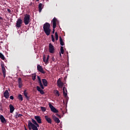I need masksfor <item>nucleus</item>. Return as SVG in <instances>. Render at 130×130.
I'll return each instance as SVG.
<instances>
[{"mask_svg": "<svg viewBox=\"0 0 130 130\" xmlns=\"http://www.w3.org/2000/svg\"><path fill=\"white\" fill-rule=\"evenodd\" d=\"M37 78L38 80V82L40 85V87L37 86V90L38 91V92H40V94L41 95H44V91H43V89H44V86H43V84H42V82L41 81V79L40 78V77L37 76ZM41 87V88H40Z\"/></svg>", "mask_w": 130, "mask_h": 130, "instance_id": "f257e3e1", "label": "nucleus"}, {"mask_svg": "<svg viewBox=\"0 0 130 130\" xmlns=\"http://www.w3.org/2000/svg\"><path fill=\"white\" fill-rule=\"evenodd\" d=\"M44 31L47 35V36H49L50 35V32H51V29H50V24L48 22H46L43 25Z\"/></svg>", "mask_w": 130, "mask_h": 130, "instance_id": "f03ea898", "label": "nucleus"}, {"mask_svg": "<svg viewBox=\"0 0 130 130\" xmlns=\"http://www.w3.org/2000/svg\"><path fill=\"white\" fill-rule=\"evenodd\" d=\"M27 126L28 127L29 130H38V126L37 125L33 124V123L31 122L30 120L28 121Z\"/></svg>", "mask_w": 130, "mask_h": 130, "instance_id": "7ed1b4c3", "label": "nucleus"}, {"mask_svg": "<svg viewBox=\"0 0 130 130\" xmlns=\"http://www.w3.org/2000/svg\"><path fill=\"white\" fill-rule=\"evenodd\" d=\"M30 18H31V16L29 14H26L24 15L23 21L25 25H28L30 23Z\"/></svg>", "mask_w": 130, "mask_h": 130, "instance_id": "20e7f679", "label": "nucleus"}, {"mask_svg": "<svg viewBox=\"0 0 130 130\" xmlns=\"http://www.w3.org/2000/svg\"><path fill=\"white\" fill-rule=\"evenodd\" d=\"M57 19L54 17L52 20L51 21L52 23H53V31L52 34H54V32H55V28H56V23H57Z\"/></svg>", "mask_w": 130, "mask_h": 130, "instance_id": "39448f33", "label": "nucleus"}, {"mask_svg": "<svg viewBox=\"0 0 130 130\" xmlns=\"http://www.w3.org/2000/svg\"><path fill=\"white\" fill-rule=\"evenodd\" d=\"M49 107L51 109V111L54 112V113H58V110H57L51 104L49 103Z\"/></svg>", "mask_w": 130, "mask_h": 130, "instance_id": "423d86ee", "label": "nucleus"}, {"mask_svg": "<svg viewBox=\"0 0 130 130\" xmlns=\"http://www.w3.org/2000/svg\"><path fill=\"white\" fill-rule=\"evenodd\" d=\"M22 24H23V20H22L21 18H18L17 21H16L17 28H20V27L22 26Z\"/></svg>", "mask_w": 130, "mask_h": 130, "instance_id": "0eeeda50", "label": "nucleus"}, {"mask_svg": "<svg viewBox=\"0 0 130 130\" xmlns=\"http://www.w3.org/2000/svg\"><path fill=\"white\" fill-rule=\"evenodd\" d=\"M54 46L51 43L49 44V51L50 53H54Z\"/></svg>", "mask_w": 130, "mask_h": 130, "instance_id": "6e6552de", "label": "nucleus"}, {"mask_svg": "<svg viewBox=\"0 0 130 130\" xmlns=\"http://www.w3.org/2000/svg\"><path fill=\"white\" fill-rule=\"evenodd\" d=\"M37 70L40 73H41L42 74H45V72L44 70H43V68H42V66L40 65L37 66Z\"/></svg>", "mask_w": 130, "mask_h": 130, "instance_id": "1a4fd4ad", "label": "nucleus"}, {"mask_svg": "<svg viewBox=\"0 0 130 130\" xmlns=\"http://www.w3.org/2000/svg\"><path fill=\"white\" fill-rule=\"evenodd\" d=\"M52 117L54 121H55V122H56V123H59V122H60V120H59V119H58V118H57L56 116H55V114H53L52 116Z\"/></svg>", "mask_w": 130, "mask_h": 130, "instance_id": "9d476101", "label": "nucleus"}, {"mask_svg": "<svg viewBox=\"0 0 130 130\" xmlns=\"http://www.w3.org/2000/svg\"><path fill=\"white\" fill-rule=\"evenodd\" d=\"M57 84L58 85V86L59 88H62L63 86V83L61 82V80H60V78H59L57 81Z\"/></svg>", "mask_w": 130, "mask_h": 130, "instance_id": "9b49d317", "label": "nucleus"}, {"mask_svg": "<svg viewBox=\"0 0 130 130\" xmlns=\"http://www.w3.org/2000/svg\"><path fill=\"white\" fill-rule=\"evenodd\" d=\"M2 73L3 74L4 78H6V68H5V66L4 64L1 65Z\"/></svg>", "mask_w": 130, "mask_h": 130, "instance_id": "f8f14e48", "label": "nucleus"}, {"mask_svg": "<svg viewBox=\"0 0 130 130\" xmlns=\"http://www.w3.org/2000/svg\"><path fill=\"white\" fill-rule=\"evenodd\" d=\"M18 88H21L23 86V82L22 81V78H19L18 79Z\"/></svg>", "mask_w": 130, "mask_h": 130, "instance_id": "ddd939ff", "label": "nucleus"}, {"mask_svg": "<svg viewBox=\"0 0 130 130\" xmlns=\"http://www.w3.org/2000/svg\"><path fill=\"white\" fill-rule=\"evenodd\" d=\"M49 60V55H47V57L46 58V56L45 55H43V61L45 63H48V60Z\"/></svg>", "mask_w": 130, "mask_h": 130, "instance_id": "4468645a", "label": "nucleus"}, {"mask_svg": "<svg viewBox=\"0 0 130 130\" xmlns=\"http://www.w3.org/2000/svg\"><path fill=\"white\" fill-rule=\"evenodd\" d=\"M45 119H46L48 123H50V124H51L52 123V120H51V118L48 117V116H45Z\"/></svg>", "mask_w": 130, "mask_h": 130, "instance_id": "2eb2a0df", "label": "nucleus"}, {"mask_svg": "<svg viewBox=\"0 0 130 130\" xmlns=\"http://www.w3.org/2000/svg\"><path fill=\"white\" fill-rule=\"evenodd\" d=\"M4 96L6 99H9V98L10 97V93H9L8 90H5L4 93Z\"/></svg>", "mask_w": 130, "mask_h": 130, "instance_id": "dca6fc26", "label": "nucleus"}, {"mask_svg": "<svg viewBox=\"0 0 130 130\" xmlns=\"http://www.w3.org/2000/svg\"><path fill=\"white\" fill-rule=\"evenodd\" d=\"M0 120L2 123H7V120L3 115H0Z\"/></svg>", "mask_w": 130, "mask_h": 130, "instance_id": "f3484780", "label": "nucleus"}, {"mask_svg": "<svg viewBox=\"0 0 130 130\" xmlns=\"http://www.w3.org/2000/svg\"><path fill=\"white\" fill-rule=\"evenodd\" d=\"M35 119L37 120L38 123H42V121H41V118L39 116H35Z\"/></svg>", "mask_w": 130, "mask_h": 130, "instance_id": "a211bd4d", "label": "nucleus"}, {"mask_svg": "<svg viewBox=\"0 0 130 130\" xmlns=\"http://www.w3.org/2000/svg\"><path fill=\"white\" fill-rule=\"evenodd\" d=\"M62 91L64 97H67V96H68V90L65 87H63Z\"/></svg>", "mask_w": 130, "mask_h": 130, "instance_id": "6ab92c4d", "label": "nucleus"}, {"mask_svg": "<svg viewBox=\"0 0 130 130\" xmlns=\"http://www.w3.org/2000/svg\"><path fill=\"white\" fill-rule=\"evenodd\" d=\"M42 81L44 87H47V85H48V82H47V80L45 79H42Z\"/></svg>", "mask_w": 130, "mask_h": 130, "instance_id": "aec40b11", "label": "nucleus"}, {"mask_svg": "<svg viewBox=\"0 0 130 130\" xmlns=\"http://www.w3.org/2000/svg\"><path fill=\"white\" fill-rule=\"evenodd\" d=\"M9 108L10 113H13L14 112V110H15V108H14V106L12 105H10Z\"/></svg>", "mask_w": 130, "mask_h": 130, "instance_id": "412c9836", "label": "nucleus"}, {"mask_svg": "<svg viewBox=\"0 0 130 130\" xmlns=\"http://www.w3.org/2000/svg\"><path fill=\"white\" fill-rule=\"evenodd\" d=\"M21 116H23V115L21 114H19L18 113V112H16L14 115V117H15L16 119L19 118V117H21Z\"/></svg>", "mask_w": 130, "mask_h": 130, "instance_id": "4be33fe9", "label": "nucleus"}, {"mask_svg": "<svg viewBox=\"0 0 130 130\" xmlns=\"http://www.w3.org/2000/svg\"><path fill=\"white\" fill-rule=\"evenodd\" d=\"M23 94H24L26 99H27V100H29L30 98L29 96H28V92H27V90H24Z\"/></svg>", "mask_w": 130, "mask_h": 130, "instance_id": "5701e85b", "label": "nucleus"}, {"mask_svg": "<svg viewBox=\"0 0 130 130\" xmlns=\"http://www.w3.org/2000/svg\"><path fill=\"white\" fill-rule=\"evenodd\" d=\"M59 41L60 45L63 46V45H64V42H63V40L61 38V37H59Z\"/></svg>", "mask_w": 130, "mask_h": 130, "instance_id": "b1692460", "label": "nucleus"}, {"mask_svg": "<svg viewBox=\"0 0 130 130\" xmlns=\"http://www.w3.org/2000/svg\"><path fill=\"white\" fill-rule=\"evenodd\" d=\"M43 6V5H42V3H40L39 5V12L40 13H41V11H42V9H43V8L42 7V6Z\"/></svg>", "mask_w": 130, "mask_h": 130, "instance_id": "393cba45", "label": "nucleus"}, {"mask_svg": "<svg viewBox=\"0 0 130 130\" xmlns=\"http://www.w3.org/2000/svg\"><path fill=\"white\" fill-rule=\"evenodd\" d=\"M31 121L33 124H35V125H37V126L39 127V124H38L36 120H35L34 119H31Z\"/></svg>", "mask_w": 130, "mask_h": 130, "instance_id": "a878e982", "label": "nucleus"}, {"mask_svg": "<svg viewBox=\"0 0 130 130\" xmlns=\"http://www.w3.org/2000/svg\"><path fill=\"white\" fill-rule=\"evenodd\" d=\"M18 99H19V100H20V101H23V96H22V94L18 95Z\"/></svg>", "mask_w": 130, "mask_h": 130, "instance_id": "bb28decb", "label": "nucleus"}, {"mask_svg": "<svg viewBox=\"0 0 130 130\" xmlns=\"http://www.w3.org/2000/svg\"><path fill=\"white\" fill-rule=\"evenodd\" d=\"M60 52L61 54H63V53H64V50H63V47L62 46L60 47Z\"/></svg>", "mask_w": 130, "mask_h": 130, "instance_id": "cd10ccee", "label": "nucleus"}, {"mask_svg": "<svg viewBox=\"0 0 130 130\" xmlns=\"http://www.w3.org/2000/svg\"><path fill=\"white\" fill-rule=\"evenodd\" d=\"M55 37L56 41H57L58 40V34H57V32L56 31L55 32Z\"/></svg>", "mask_w": 130, "mask_h": 130, "instance_id": "c85d7f7f", "label": "nucleus"}, {"mask_svg": "<svg viewBox=\"0 0 130 130\" xmlns=\"http://www.w3.org/2000/svg\"><path fill=\"white\" fill-rule=\"evenodd\" d=\"M0 58H1V59H3V60H5V56H4V55L0 52Z\"/></svg>", "mask_w": 130, "mask_h": 130, "instance_id": "c756f323", "label": "nucleus"}, {"mask_svg": "<svg viewBox=\"0 0 130 130\" xmlns=\"http://www.w3.org/2000/svg\"><path fill=\"white\" fill-rule=\"evenodd\" d=\"M41 109L43 112H45L46 111V108L44 107H41Z\"/></svg>", "mask_w": 130, "mask_h": 130, "instance_id": "7c9ffc66", "label": "nucleus"}, {"mask_svg": "<svg viewBox=\"0 0 130 130\" xmlns=\"http://www.w3.org/2000/svg\"><path fill=\"white\" fill-rule=\"evenodd\" d=\"M51 40L52 42H54V41H55V40H54V37L53 36V35H51Z\"/></svg>", "mask_w": 130, "mask_h": 130, "instance_id": "2f4dec72", "label": "nucleus"}, {"mask_svg": "<svg viewBox=\"0 0 130 130\" xmlns=\"http://www.w3.org/2000/svg\"><path fill=\"white\" fill-rule=\"evenodd\" d=\"M32 79L33 81H35V80H36V75L32 76Z\"/></svg>", "mask_w": 130, "mask_h": 130, "instance_id": "473e14b6", "label": "nucleus"}, {"mask_svg": "<svg viewBox=\"0 0 130 130\" xmlns=\"http://www.w3.org/2000/svg\"><path fill=\"white\" fill-rule=\"evenodd\" d=\"M56 94L59 97V91H58V90H56Z\"/></svg>", "mask_w": 130, "mask_h": 130, "instance_id": "72a5a7b5", "label": "nucleus"}, {"mask_svg": "<svg viewBox=\"0 0 130 130\" xmlns=\"http://www.w3.org/2000/svg\"><path fill=\"white\" fill-rule=\"evenodd\" d=\"M10 99H11V100H14V96L13 95L10 96Z\"/></svg>", "mask_w": 130, "mask_h": 130, "instance_id": "f704fd0d", "label": "nucleus"}, {"mask_svg": "<svg viewBox=\"0 0 130 130\" xmlns=\"http://www.w3.org/2000/svg\"><path fill=\"white\" fill-rule=\"evenodd\" d=\"M56 115H57L58 117H59L60 118V115H59L58 114H56Z\"/></svg>", "mask_w": 130, "mask_h": 130, "instance_id": "c9c22d12", "label": "nucleus"}, {"mask_svg": "<svg viewBox=\"0 0 130 130\" xmlns=\"http://www.w3.org/2000/svg\"><path fill=\"white\" fill-rule=\"evenodd\" d=\"M7 11H8V12L9 13H11V10H10V9H7Z\"/></svg>", "mask_w": 130, "mask_h": 130, "instance_id": "e433bc0d", "label": "nucleus"}, {"mask_svg": "<svg viewBox=\"0 0 130 130\" xmlns=\"http://www.w3.org/2000/svg\"><path fill=\"white\" fill-rule=\"evenodd\" d=\"M0 20H3V17L0 16Z\"/></svg>", "mask_w": 130, "mask_h": 130, "instance_id": "4c0bfd02", "label": "nucleus"}, {"mask_svg": "<svg viewBox=\"0 0 130 130\" xmlns=\"http://www.w3.org/2000/svg\"><path fill=\"white\" fill-rule=\"evenodd\" d=\"M60 56H61V53H59Z\"/></svg>", "mask_w": 130, "mask_h": 130, "instance_id": "58836bf2", "label": "nucleus"}, {"mask_svg": "<svg viewBox=\"0 0 130 130\" xmlns=\"http://www.w3.org/2000/svg\"><path fill=\"white\" fill-rule=\"evenodd\" d=\"M24 129H25V130H27V128H26V127H25Z\"/></svg>", "mask_w": 130, "mask_h": 130, "instance_id": "ea45409f", "label": "nucleus"}, {"mask_svg": "<svg viewBox=\"0 0 130 130\" xmlns=\"http://www.w3.org/2000/svg\"><path fill=\"white\" fill-rule=\"evenodd\" d=\"M36 2H39V0H36Z\"/></svg>", "mask_w": 130, "mask_h": 130, "instance_id": "a19ab883", "label": "nucleus"}, {"mask_svg": "<svg viewBox=\"0 0 130 130\" xmlns=\"http://www.w3.org/2000/svg\"><path fill=\"white\" fill-rule=\"evenodd\" d=\"M4 1H6V0H4Z\"/></svg>", "mask_w": 130, "mask_h": 130, "instance_id": "79ce46f5", "label": "nucleus"}]
</instances>
